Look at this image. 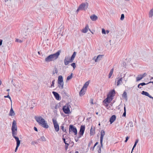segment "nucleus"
Masks as SVG:
<instances>
[{"label":"nucleus","mask_w":153,"mask_h":153,"mask_svg":"<svg viewBox=\"0 0 153 153\" xmlns=\"http://www.w3.org/2000/svg\"><path fill=\"white\" fill-rule=\"evenodd\" d=\"M124 18V14H122L121 15L120 20H123Z\"/></svg>","instance_id":"40"},{"label":"nucleus","mask_w":153,"mask_h":153,"mask_svg":"<svg viewBox=\"0 0 153 153\" xmlns=\"http://www.w3.org/2000/svg\"><path fill=\"white\" fill-rule=\"evenodd\" d=\"M115 94V90L113 89L107 95L110 97L113 98V97L114 96Z\"/></svg>","instance_id":"15"},{"label":"nucleus","mask_w":153,"mask_h":153,"mask_svg":"<svg viewBox=\"0 0 153 153\" xmlns=\"http://www.w3.org/2000/svg\"><path fill=\"white\" fill-rule=\"evenodd\" d=\"M9 97H10L9 92L8 93V95L7 96H4V98H9Z\"/></svg>","instance_id":"47"},{"label":"nucleus","mask_w":153,"mask_h":153,"mask_svg":"<svg viewBox=\"0 0 153 153\" xmlns=\"http://www.w3.org/2000/svg\"><path fill=\"white\" fill-rule=\"evenodd\" d=\"M89 84V82L88 81L86 82L82 88L85 90H86L87 88L88 87Z\"/></svg>","instance_id":"25"},{"label":"nucleus","mask_w":153,"mask_h":153,"mask_svg":"<svg viewBox=\"0 0 153 153\" xmlns=\"http://www.w3.org/2000/svg\"><path fill=\"white\" fill-rule=\"evenodd\" d=\"M85 125L81 126L80 128L79 132V135L80 137H81L83 134L85 130Z\"/></svg>","instance_id":"12"},{"label":"nucleus","mask_w":153,"mask_h":153,"mask_svg":"<svg viewBox=\"0 0 153 153\" xmlns=\"http://www.w3.org/2000/svg\"><path fill=\"white\" fill-rule=\"evenodd\" d=\"M76 52L75 51L74 52L73 54L71 56V58L68 56H66L64 59V64L65 65H67L70 62H72L76 56Z\"/></svg>","instance_id":"4"},{"label":"nucleus","mask_w":153,"mask_h":153,"mask_svg":"<svg viewBox=\"0 0 153 153\" xmlns=\"http://www.w3.org/2000/svg\"><path fill=\"white\" fill-rule=\"evenodd\" d=\"M102 33L103 34H106V31H105V30L104 28H102Z\"/></svg>","instance_id":"42"},{"label":"nucleus","mask_w":153,"mask_h":153,"mask_svg":"<svg viewBox=\"0 0 153 153\" xmlns=\"http://www.w3.org/2000/svg\"><path fill=\"white\" fill-rule=\"evenodd\" d=\"M95 127L91 126L90 131V136L94 135L95 133Z\"/></svg>","instance_id":"14"},{"label":"nucleus","mask_w":153,"mask_h":153,"mask_svg":"<svg viewBox=\"0 0 153 153\" xmlns=\"http://www.w3.org/2000/svg\"><path fill=\"white\" fill-rule=\"evenodd\" d=\"M15 115V113L12 108L11 107L9 114V115L10 116H14Z\"/></svg>","instance_id":"22"},{"label":"nucleus","mask_w":153,"mask_h":153,"mask_svg":"<svg viewBox=\"0 0 153 153\" xmlns=\"http://www.w3.org/2000/svg\"><path fill=\"white\" fill-rule=\"evenodd\" d=\"M138 139H136V141H135V143L134 144H137V143H138Z\"/></svg>","instance_id":"50"},{"label":"nucleus","mask_w":153,"mask_h":153,"mask_svg":"<svg viewBox=\"0 0 153 153\" xmlns=\"http://www.w3.org/2000/svg\"><path fill=\"white\" fill-rule=\"evenodd\" d=\"M123 96L125 98H126L127 97V93L126 91H124L123 94Z\"/></svg>","instance_id":"34"},{"label":"nucleus","mask_w":153,"mask_h":153,"mask_svg":"<svg viewBox=\"0 0 153 153\" xmlns=\"http://www.w3.org/2000/svg\"><path fill=\"white\" fill-rule=\"evenodd\" d=\"M15 42H19L20 43H22V41L19 40L18 39H16Z\"/></svg>","instance_id":"39"},{"label":"nucleus","mask_w":153,"mask_h":153,"mask_svg":"<svg viewBox=\"0 0 153 153\" xmlns=\"http://www.w3.org/2000/svg\"><path fill=\"white\" fill-rule=\"evenodd\" d=\"M41 139L40 138L39 139L37 140V142L39 143H40V142H42Z\"/></svg>","instance_id":"48"},{"label":"nucleus","mask_w":153,"mask_h":153,"mask_svg":"<svg viewBox=\"0 0 153 153\" xmlns=\"http://www.w3.org/2000/svg\"><path fill=\"white\" fill-rule=\"evenodd\" d=\"M152 79H153V77H152L150 79V80H151Z\"/></svg>","instance_id":"63"},{"label":"nucleus","mask_w":153,"mask_h":153,"mask_svg":"<svg viewBox=\"0 0 153 153\" xmlns=\"http://www.w3.org/2000/svg\"><path fill=\"white\" fill-rule=\"evenodd\" d=\"M123 77H118L116 78L115 84L117 86L119 85L121 83H122V79Z\"/></svg>","instance_id":"10"},{"label":"nucleus","mask_w":153,"mask_h":153,"mask_svg":"<svg viewBox=\"0 0 153 153\" xmlns=\"http://www.w3.org/2000/svg\"><path fill=\"white\" fill-rule=\"evenodd\" d=\"M105 135V132L103 130H102L101 132L100 137V143L101 146L102 147L103 146L102 141L103 138L104 136Z\"/></svg>","instance_id":"13"},{"label":"nucleus","mask_w":153,"mask_h":153,"mask_svg":"<svg viewBox=\"0 0 153 153\" xmlns=\"http://www.w3.org/2000/svg\"><path fill=\"white\" fill-rule=\"evenodd\" d=\"M72 75L73 74L71 73V75L69 76H68L67 78V80H70V79H71L72 78Z\"/></svg>","instance_id":"28"},{"label":"nucleus","mask_w":153,"mask_h":153,"mask_svg":"<svg viewBox=\"0 0 153 153\" xmlns=\"http://www.w3.org/2000/svg\"><path fill=\"white\" fill-rule=\"evenodd\" d=\"M35 118L38 123L43 127L46 128H47L49 127V126L46 122L41 117H35Z\"/></svg>","instance_id":"3"},{"label":"nucleus","mask_w":153,"mask_h":153,"mask_svg":"<svg viewBox=\"0 0 153 153\" xmlns=\"http://www.w3.org/2000/svg\"><path fill=\"white\" fill-rule=\"evenodd\" d=\"M16 142V148L15 152H16L18 149V148L19 146L20 143V141H17Z\"/></svg>","instance_id":"23"},{"label":"nucleus","mask_w":153,"mask_h":153,"mask_svg":"<svg viewBox=\"0 0 153 153\" xmlns=\"http://www.w3.org/2000/svg\"><path fill=\"white\" fill-rule=\"evenodd\" d=\"M71 65L73 67L74 69L76 68V65L75 63H72L71 64Z\"/></svg>","instance_id":"37"},{"label":"nucleus","mask_w":153,"mask_h":153,"mask_svg":"<svg viewBox=\"0 0 153 153\" xmlns=\"http://www.w3.org/2000/svg\"><path fill=\"white\" fill-rule=\"evenodd\" d=\"M65 134H63L62 135V140H63V141H64V142L65 143V144H66V143H67V142H68V141H66V139L65 137H64V136H65Z\"/></svg>","instance_id":"30"},{"label":"nucleus","mask_w":153,"mask_h":153,"mask_svg":"<svg viewBox=\"0 0 153 153\" xmlns=\"http://www.w3.org/2000/svg\"><path fill=\"white\" fill-rule=\"evenodd\" d=\"M34 130L36 131H37V129L36 128V127H34Z\"/></svg>","instance_id":"55"},{"label":"nucleus","mask_w":153,"mask_h":153,"mask_svg":"<svg viewBox=\"0 0 153 153\" xmlns=\"http://www.w3.org/2000/svg\"><path fill=\"white\" fill-rule=\"evenodd\" d=\"M140 85H141L142 86H143V85H145L147 84V83H146L145 82H142V83H140Z\"/></svg>","instance_id":"45"},{"label":"nucleus","mask_w":153,"mask_h":153,"mask_svg":"<svg viewBox=\"0 0 153 153\" xmlns=\"http://www.w3.org/2000/svg\"><path fill=\"white\" fill-rule=\"evenodd\" d=\"M2 39H0V45H1L2 44Z\"/></svg>","instance_id":"53"},{"label":"nucleus","mask_w":153,"mask_h":153,"mask_svg":"<svg viewBox=\"0 0 153 153\" xmlns=\"http://www.w3.org/2000/svg\"><path fill=\"white\" fill-rule=\"evenodd\" d=\"M106 32L108 34L109 33V31L108 30H106Z\"/></svg>","instance_id":"58"},{"label":"nucleus","mask_w":153,"mask_h":153,"mask_svg":"<svg viewBox=\"0 0 153 153\" xmlns=\"http://www.w3.org/2000/svg\"><path fill=\"white\" fill-rule=\"evenodd\" d=\"M55 73L56 74L57 73H58V70H57L56 68H55Z\"/></svg>","instance_id":"52"},{"label":"nucleus","mask_w":153,"mask_h":153,"mask_svg":"<svg viewBox=\"0 0 153 153\" xmlns=\"http://www.w3.org/2000/svg\"><path fill=\"white\" fill-rule=\"evenodd\" d=\"M81 137H80L79 135V136L77 137H75V140L76 142H77L79 140V138Z\"/></svg>","instance_id":"33"},{"label":"nucleus","mask_w":153,"mask_h":153,"mask_svg":"<svg viewBox=\"0 0 153 153\" xmlns=\"http://www.w3.org/2000/svg\"><path fill=\"white\" fill-rule=\"evenodd\" d=\"M127 141H128V140L126 139L125 140V142L126 143L127 142Z\"/></svg>","instance_id":"62"},{"label":"nucleus","mask_w":153,"mask_h":153,"mask_svg":"<svg viewBox=\"0 0 153 153\" xmlns=\"http://www.w3.org/2000/svg\"><path fill=\"white\" fill-rule=\"evenodd\" d=\"M60 127V128L62 129V131H63V132H65V134L67 133L66 129L65 128L63 124H62Z\"/></svg>","instance_id":"26"},{"label":"nucleus","mask_w":153,"mask_h":153,"mask_svg":"<svg viewBox=\"0 0 153 153\" xmlns=\"http://www.w3.org/2000/svg\"><path fill=\"white\" fill-rule=\"evenodd\" d=\"M31 144L33 145H35V144H38V142L37 141H33L31 142Z\"/></svg>","instance_id":"38"},{"label":"nucleus","mask_w":153,"mask_h":153,"mask_svg":"<svg viewBox=\"0 0 153 153\" xmlns=\"http://www.w3.org/2000/svg\"><path fill=\"white\" fill-rule=\"evenodd\" d=\"M60 52V51H59L54 54L49 55L45 58V61L46 62H48L56 60L58 58Z\"/></svg>","instance_id":"2"},{"label":"nucleus","mask_w":153,"mask_h":153,"mask_svg":"<svg viewBox=\"0 0 153 153\" xmlns=\"http://www.w3.org/2000/svg\"><path fill=\"white\" fill-rule=\"evenodd\" d=\"M153 83V81H150L149 82L147 83V84H148L149 83Z\"/></svg>","instance_id":"59"},{"label":"nucleus","mask_w":153,"mask_h":153,"mask_svg":"<svg viewBox=\"0 0 153 153\" xmlns=\"http://www.w3.org/2000/svg\"><path fill=\"white\" fill-rule=\"evenodd\" d=\"M102 56V55H99L97 56V58H96V59H95V61L96 62H97V59H98L100 57Z\"/></svg>","instance_id":"46"},{"label":"nucleus","mask_w":153,"mask_h":153,"mask_svg":"<svg viewBox=\"0 0 153 153\" xmlns=\"http://www.w3.org/2000/svg\"><path fill=\"white\" fill-rule=\"evenodd\" d=\"M52 122L55 131L56 132L58 131L59 129V126L56 119L54 118L53 119Z\"/></svg>","instance_id":"6"},{"label":"nucleus","mask_w":153,"mask_h":153,"mask_svg":"<svg viewBox=\"0 0 153 153\" xmlns=\"http://www.w3.org/2000/svg\"><path fill=\"white\" fill-rule=\"evenodd\" d=\"M90 101H91V103L92 104H94L93 99H90Z\"/></svg>","instance_id":"49"},{"label":"nucleus","mask_w":153,"mask_h":153,"mask_svg":"<svg viewBox=\"0 0 153 153\" xmlns=\"http://www.w3.org/2000/svg\"><path fill=\"white\" fill-rule=\"evenodd\" d=\"M88 25H86L85 28L82 30V32L84 33H86L88 31Z\"/></svg>","instance_id":"19"},{"label":"nucleus","mask_w":153,"mask_h":153,"mask_svg":"<svg viewBox=\"0 0 153 153\" xmlns=\"http://www.w3.org/2000/svg\"><path fill=\"white\" fill-rule=\"evenodd\" d=\"M124 112L123 115V117H126V107L125 106L124 107Z\"/></svg>","instance_id":"31"},{"label":"nucleus","mask_w":153,"mask_h":153,"mask_svg":"<svg viewBox=\"0 0 153 153\" xmlns=\"http://www.w3.org/2000/svg\"><path fill=\"white\" fill-rule=\"evenodd\" d=\"M98 143V142H97L94 145L93 147H91L90 148V150H91L92 151H93L94 149V147Z\"/></svg>","instance_id":"29"},{"label":"nucleus","mask_w":153,"mask_h":153,"mask_svg":"<svg viewBox=\"0 0 153 153\" xmlns=\"http://www.w3.org/2000/svg\"><path fill=\"white\" fill-rule=\"evenodd\" d=\"M114 71V69L112 68L111 69V70H110V72L109 73V75H108V78H110L111 77V76L113 73Z\"/></svg>","instance_id":"27"},{"label":"nucleus","mask_w":153,"mask_h":153,"mask_svg":"<svg viewBox=\"0 0 153 153\" xmlns=\"http://www.w3.org/2000/svg\"><path fill=\"white\" fill-rule=\"evenodd\" d=\"M88 6V4L87 2L86 3H82L79 7V9H81V10H85Z\"/></svg>","instance_id":"7"},{"label":"nucleus","mask_w":153,"mask_h":153,"mask_svg":"<svg viewBox=\"0 0 153 153\" xmlns=\"http://www.w3.org/2000/svg\"><path fill=\"white\" fill-rule=\"evenodd\" d=\"M64 83L63 79L62 76H59L58 79V86L61 89L63 88Z\"/></svg>","instance_id":"5"},{"label":"nucleus","mask_w":153,"mask_h":153,"mask_svg":"<svg viewBox=\"0 0 153 153\" xmlns=\"http://www.w3.org/2000/svg\"><path fill=\"white\" fill-rule=\"evenodd\" d=\"M68 146L69 144L68 143H66L65 144V148L66 150L68 149Z\"/></svg>","instance_id":"43"},{"label":"nucleus","mask_w":153,"mask_h":153,"mask_svg":"<svg viewBox=\"0 0 153 153\" xmlns=\"http://www.w3.org/2000/svg\"><path fill=\"white\" fill-rule=\"evenodd\" d=\"M153 16V8L151 9L149 12V17L152 18Z\"/></svg>","instance_id":"24"},{"label":"nucleus","mask_w":153,"mask_h":153,"mask_svg":"<svg viewBox=\"0 0 153 153\" xmlns=\"http://www.w3.org/2000/svg\"><path fill=\"white\" fill-rule=\"evenodd\" d=\"M2 82L1 81V80L0 81V85H1V84Z\"/></svg>","instance_id":"61"},{"label":"nucleus","mask_w":153,"mask_h":153,"mask_svg":"<svg viewBox=\"0 0 153 153\" xmlns=\"http://www.w3.org/2000/svg\"><path fill=\"white\" fill-rule=\"evenodd\" d=\"M42 141H45L46 140V139L44 136H42L40 137Z\"/></svg>","instance_id":"32"},{"label":"nucleus","mask_w":153,"mask_h":153,"mask_svg":"<svg viewBox=\"0 0 153 153\" xmlns=\"http://www.w3.org/2000/svg\"><path fill=\"white\" fill-rule=\"evenodd\" d=\"M85 89H84L83 88H82V89L80 91L79 93V95L80 96L84 95V94H85Z\"/></svg>","instance_id":"20"},{"label":"nucleus","mask_w":153,"mask_h":153,"mask_svg":"<svg viewBox=\"0 0 153 153\" xmlns=\"http://www.w3.org/2000/svg\"><path fill=\"white\" fill-rule=\"evenodd\" d=\"M97 147L98 149L97 151L99 153H100L101 152V147L100 145L97 146Z\"/></svg>","instance_id":"35"},{"label":"nucleus","mask_w":153,"mask_h":153,"mask_svg":"<svg viewBox=\"0 0 153 153\" xmlns=\"http://www.w3.org/2000/svg\"><path fill=\"white\" fill-rule=\"evenodd\" d=\"M129 138V137L128 136H127L126 137V140H128Z\"/></svg>","instance_id":"57"},{"label":"nucleus","mask_w":153,"mask_h":153,"mask_svg":"<svg viewBox=\"0 0 153 153\" xmlns=\"http://www.w3.org/2000/svg\"><path fill=\"white\" fill-rule=\"evenodd\" d=\"M144 76L143 75H138L136 78V81H138L141 79Z\"/></svg>","instance_id":"21"},{"label":"nucleus","mask_w":153,"mask_h":153,"mask_svg":"<svg viewBox=\"0 0 153 153\" xmlns=\"http://www.w3.org/2000/svg\"><path fill=\"white\" fill-rule=\"evenodd\" d=\"M79 10H81V9L80 8L79 9V7L76 10V12H78Z\"/></svg>","instance_id":"56"},{"label":"nucleus","mask_w":153,"mask_h":153,"mask_svg":"<svg viewBox=\"0 0 153 153\" xmlns=\"http://www.w3.org/2000/svg\"><path fill=\"white\" fill-rule=\"evenodd\" d=\"M10 89H7V91L9 92L10 91Z\"/></svg>","instance_id":"60"},{"label":"nucleus","mask_w":153,"mask_h":153,"mask_svg":"<svg viewBox=\"0 0 153 153\" xmlns=\"http://www.w3.org/2000/svg\"><path fill=\"white\" fill-rule=\"evenodd\" d=\"M90 18L93 21H96L98 19L97 16L94 14L90 16Z\"/></svg>","instance_id":"18"},{"label":"nucleus","mask_w":153,"mask_h":153,"mask_svg":"<svg viewBox=\"0 0 153 153\" xmlns=\"http://www.w3.org/2000/svg\"><path fill=\"white\" fill-rule=\"evenodd\" d=\"M137 144H134L133 146V147L132 149V152L133 151V150L134 149V148L136 147V145Z\"/></svg>","instance_id":"51"},{"label":"nucleus","mask_w":153,"mask_h":153,"mask_svg":"<svg viewBox=\"0 0 153 153\" xmlns=\"http://www.w3.org/2000/svg\"><path fill=\"white\" fill-rule=\"evenodd\" d=\"M69 132L73 131L75 135L77 134V130L76 128L73 125H70L69 128Z\"/></svg>","instance_id":"11"},{"label":"nucleus","mask_w":153,"mask_h":153,"mask_svg":"<svg viewBox=\"0 0 153 153\" xmlns=\"http://www.w3.org/2000/svg\"><path fill=\"white\" fill-rule=\"evenodd\" d=\"M116 119V116L115 115H113L110 118L109 121L110 124H112L115 120Z\"/></svg>","instance_id":"17"},{"label":"nucleus","mask_w":153,"mask_h":153,"mask_svg":"<svg viewBox=\"0 0 153 153\" xmlns=\"http://www.w3.org/2000/svg\"><path fill=\"white\" fill-rule=\"evenodd\" d=\"M140 84H139L137 86V87H138V88H141V87L140 86Z\"/></svg>","instance_id":"54"},{"label":"nucleus","mask_w":153,"mask_h":153,"mask_svg":"<svg viewBox=\"0 0 153 153\" xmlns=\"http://www.w3.org/2000/svg\"><path fill=\"white\" fill-rule=\"evenodd\" d=\"M58 105L57 104H55V106L54 107V108L52 107V108L53 109L54 108L55 109H57L58 108Z\"/></svg>","instance_id":"41"},{"label":"nucleus","mask_w":153,"mask_h":153,"mask_svg":"<svg viewBox=\"0 0 153 153\" xmlns=\"http://www.w3.org/2000/svg\"><path fill=\"white\" fill-rule=\"evenodd\" d=\"M52 93L54 95L56 99L57 100H59L60 96L59 94L57 92L55 91H53Z\"/></svg>","instance_id":"16"},{"label":"nucleus","mask_w":153,"mask_h":153,"mask_svg":"<svg viewBox=\"0 0 153 153\" xmlns=\"http://www.w3.org/2000/svg\"><path fill=\"white\" fill-rule=\"evenodd\" d=\"M70 105L68 104H66L63 107V110L64 112L66 114H69L70 112L69 106Z\"/></svg>","instance_id":"8"},{"label":"nucleus","mask_w":153,"mask_h":153,"mask_svg":"<svg viewBox=\"0 0 153 153\" xmlns=\"http://www.w3.org/2000/svg\"><path fill=\"white\" fill-rule=\"evenodd\" d=\"M17 123L16 121L14 120L12 123V126L11 127V130L12 136L14 138L16 141H20L19 138L16 136L17 134Z\"/></svg>","instance_id":"1"},{"label":"nucleus","mask_w":153,"mask_h":153,"mask_svg":"<svg viewBox=\"0 0 153 153\" xmlns=\"http://www.w3.org/2000/svg\"><path fill=\"white\" fill-rule=\"evenodd\" d=\"M75 153H79L78 151H76Z\"/></svg>","instance_id":"64"},{"label":"nucleus","mask_w":153,"mask_h":153,"mask_svg":"<svg viewBox=\"0 0 153 153\" xmlns=\"http://www.w3.org/2000/svg\"><path fill=\"white\" fill-rule=\"evenodd\" d=\"M113 98L110 97L107 95V97L103 101V103L106 104V106H108V103H110L113 100Z\"/></svg>","instance_id":"9"},{"label":"nucleus","mask_w":153,"mask_h":153,"mask_svg":"<svg viewBox=\"0 0 153 153\" xmlns=\"http://www.w3.org/2000/svg\"><path fill=\"white\" fill-rule=\"evenodd\" d=\"M55 81V79H54L53 80L52 82V84H51V87H54Z\"/></svg>","instance_id":"36"},{"label":"nucleus","mask_w":153,"mask_h":153,"mask_svg":"<svg viewBox=\"0 0 153 153\" xmlns=\"http://www.w3.org/2000/svg\"><path fill=\"white\" fill-rule=\"evenodd\" d=\"M92 143H93L92 141V140H91L89 142L88 144V146L90 147V146L92 144Z\"/></svg>","instance_id":"44"}]
</instances>
